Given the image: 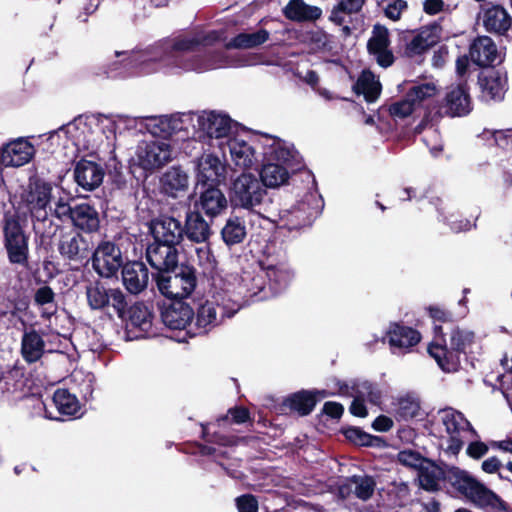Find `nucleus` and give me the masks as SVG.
Segmentation results:
<instances>
[{
	"label": "nucleus",
	"instance_id": "obj_1",
	"mask_svg": "<svg viewBox=\"0 0 512 512\" xmlns=\"http://www.w3.org/2000/svg\"><path fill=\"white\" fill-rule=\"evenodd\" d=\"M217 40L218 34L214 31L180 35L166 41L161 48L130 55L127 65L139 66L144 73H151L157 70L151 65L159 62L162 68L171 73H202L226 64L222 53L188 54L198 51L200 47L212 45Z\"/></svg>",
	"mask_w": 512,
	"mask_h": 512
},
{
	"label": "nucleus",
	"instance_id": "obj_2",
	"mask_svg": "<svg viewBox=\"0 0 512 512\" xmlns=\"http://www.w3.org/2000/svg\"><path fill=\"white\" fill-rule=\"evenodd\" d=\"M261 146L265 163L260 181L264 187L277 188L288 181L290 171L297 165L298 154L291 144L273 137H263Z\"/></svg>",
	"mask_w": 512,
	"mask_h": 512
},
{
	"label": "nucleus",
	"instance_id": "obj_3",
	"mask_svg": "<svg viewBox=\"0 0 512 512\" xmlns=\"http://www.w3.org/2000/svg\"><path fill=\"white\" fill-rule=\"evenodd\" d=\"M474 342V333L454 329L450 336V346L446 343L432 341L427 351L435 359L444 372H456L460 367V355L466 354V349Z\"/></svg>",
	"mask_w": 512,
	"mask_h": 512
},
{
	"label": "nucleus",
	"instance_id": "obj_4",
	"mask_svg": "<svg viewBox=\"0 0 512 512\" xmlns=\"http://www.w3.org/2000/svg\"><path fill=\"white\" fill-rule=\"evenodd\" d=\"M437 88L433 83L413 85L403 98L392 103H384L377 110V118L384 122L388 118L395 121L409 117L424 100L433 97Z\"/></svg>",
	"mask_w": 512,
	"mask_h": 512
},
{
	"label": "nucleus",
	"instance_id": "obj_5",
	"mask_svg": "<svg viewBox=\"0 0 512 512\" xmlns=\"http://www.w3.org/2000/svg\"><path fill=\"white\" fill-rule=\"evenodd\" d=\"M220 289L222 292H215L212 299L207 300L197 311L196 325L202 332L219 325L224 317H232L240 309L238 300H232L225 288Z\"/></svg>",
	"mask_w": 512,
	"mask_h": 512
},
{
	"label": "nucleus",
	"instance_id": "obj_6",
	"mask_svg": "<svg viewBox=\"0 0 512 512\" xmlns=\"http://www.w3.org/2000/svg\"><path fill=\"white\" fill-rule=\"evenodd\" d=\"M265 196L262 182L252 173H242L232 181L229 197L234 208L251 211L262 204Z\"/></svg>",
	"mask_w": 512,
	"mask_h": 512
},
{
	"label": "nucleus",
	"instance_id": "obj_7",
	"mask_svg": "<svg viewBox=\"0 0 512 512\" xmlns=\"http://www.w3.org/2000/svg\"><path fill=\"white\" fill-rule=\"evenodd\" d=\"M173 159L171 144L163 140L141 141L135 150L132 162L148 173L167 165Z\"/></svg>",
	"mask_w": 512,
	"mask_h": 512
},
{
	"label": "nucleus",
	"instance_id": "obj_8",
	"mask_svg": "<svg viewBox=\"0 0 512 512\" xmlns=\"http://www.w3.org/2000/svg\"><path fill=\"white\" fill-rule=\"evenodd\" d=\"M3 233L9 261L12 264L26 266L29 257L28 236L20 225L17 215L5 213Z\"/></svg>",
	"mask_w": 512,
	"mask_h": 512
},
{
	"label": "nucleus",
	"instance_id": "obj_9",
	"mask_svg": "<svg viewBox=\"0 0 512 512\" xmlns=\"http://www.w3.org/2000/svg\"><path fill=\"white\" fill-rule=\"evenodd\" d=\"M233 122L226 114L216 111L195 113L194 134L200 138H215L226 141L232 135Z\"/></svg>",
	"mask_w": 512,
	"mask_h": 512
},
{
	"label": "nucleus",
	"instance_id": "obj_10",
	"mask_svg": "<svg viewBox=\"0 0 512 512\" xmlns=\"http://www.w3.org/2000/svg\"><path fill=\"white\" fill-rule=\"evenodd\" d=\"M88 305L93 310L112 309L122 317L127 306L123 292L118 288H108L100 282L91 283L86 288Z\"/></svg>",
	"mask_w": 512,
	"mask_h": 512
},
{
	"label": "nucleus",
	"instance_id": "obj_11",
	"mask_svg": "<svg viewBox=\"0 0 512 512\" xmlns=\"http://www.w3.org/2000/svg\"><path fill=\"white\" fill-rule=\"evenodd\" d=\"M51 200V184L39 179L30 181L21 194L22 203L27 207L31 216L37 221H45L47 219Z\"/></svg>",
	"mask_w": 512,
	"mask_h": 512
},
{
	"label": "nucleus",
	"instance_id": "obj_12",
	"mask_svg": "<svg viewBox=\"0 0 512 512\" xmlns=\"http://www.w3.org/2000/svg\"><path fill=\"white\" fill-rule=\"evenodd\" d=\"M160 292L171 299L188 297L196 287V276L188 268H182L173 275H161L157 280Z\"/></svg>",
	"mask_w": 512,
	"mask_h": 512
},
{
	"label": "nucleus",
	"instance_id": "obj_13",
	"mask_svg": "<svg viewBox=\"0 0 512 512\" xmlns=\"http://www.w3.org/2000/svg\"><path fill=\"white\" fill-rule=\"evenodd\" d=\"M422 339L421 333L404 324V322H390L382 341L388 343L393 353H409Z\"/></svg>",
	"mask_w": 512,
	"mask_h": 512
},
{
	"label": "nucleus",
	"instance_id": "obj_14",
	"mask_svg": "<svg viewBox=\"0 0 512 512\" xmlns=\"http://www.w3.org/2000/svg\"><path fill=\"white\" fill-rule=\"evenodd\" d=\"M224 156L229 155L231 163L243 170L253 168L258 162L256 149L240 136H230L226 141L219 142Z\"/></svg>",
	"mask_w": 512,
	"mask_h": 512
},
{
	"label": "nucleus",
	"instance_id": "obj_15",
	"mask_svg": "<svg viewBox=\"0 0 512 512\" xmlns=\"http://www.w3.org/2000/svg\"><path fill=\"white\" fill-rule=\"evenodd\" d=\"M92 264L100 276L111 277L123 265L122 253L114 243L103 241L94 251Z\"/></svg>",
	"mask_w": 512,
	"mask_h": 512
},
{
	"label": "nucleus",
	"instance_id": "obj_16",
	"mask_svg": "<svg viewBox=\"0 0 512 512\" xmlns=\"http://www.w3.org/2000/svg\"><path fill=\"white\" fill-rule=\"evenodd\" d=\"M62 136L69 137L78 148L86 150H95L96 148V140L91 122L82 117L75 119L73 122L52 133L50 139L54 140Z\"/></svg>",
	"mask_w": 512,
	"mask_h": 512
},
{
	"label": "nucleus",
	"instance_id": "obj_17",
	"mask_svg": "<svg viewBox=\"0 0 512 512\" xmlns=\"http://www.w3.org/2000/svg\"><path fill=\"white\" fill-rule=\"evenodd\" d=\"M311 201L317 202V198L313 194L308 196L306 202H302L292 209L281 211L280 227L297 230L310 225L319 213V205L312 207Z\"/></svg>",
	"mask_w": 512,
	"mask_h": 512
},
{
	"label": "nucleus",
	"instance_id": "obj_18",
	"mask_svg": "<svg viewBox=\"0 0 512 512\" xmlns=\"http://www.w3.org/2000/svg\"><path fill=\"white\" fill-rule=\"evenodd\" d=\"M446 484L475 504L485 485L458 467L447 468Z\"/></svg>",
	"mask_w": 512,
	"mask_h": 512
},
{
	"label": "nucleus",
	"instance_id": "obj_19",
	"mask_svg": "<svg viewBox=\"0 0 512 512\" xmlns=\"http://www.w3.org/2000/svg\"><path fill=\"white\" fill-rule=\"evenodd\" d=\"M197 184L219 185L226 179V165L212 153L203 154L197 161Z\"/></svg>",
	"mask_w": 512,
	"mask_h": 512
},
{
	"label": "nucleus",
	"instance_id": "obj_20",
	"mask_svg": "<svg viewBox=\"0 0 512 512\" xmlns=\"http://www.w3.org/2000/svg\"><path fill=\"white\" fill-rule=\"evenodd\" d=\"M445 114L450 117H462L468 115L472 110L469 87L466 81L452 87L445 96Z\"/></svg>",
	"mask_w": 512,
	"mask_h": 512
},
{
	"label": "nucleus",
	"instance_id": "obj_21",
	"mask_svg": "<svg viewBox=\"0 0 512 512\" xmlns=\"http://www.w3.org/2000/svg\"><path fill=\"white\" fill-rule=\"evenodd\" d=\"M435 24L431 27L423 28L417 35L410 38V32H401L399 34L400 42L404 44L403 54L409 58L420 55L438 42V37L433 35L432 30L437 29Z\"/></svg>",
	"mask_w": 512,
	"mask_h": 512
},
{
	"label": "nucleus",
	"instance_id": "obj_22",
	"mask_svg": "<svg viewBox=\"0 0 512 512\" xmlns=\"http://www.w3.org/2000/svg\"><path fill=\"white\" fill-rule=\"evenodd\" d=\"M146 258L149 264L158 271H169L178 263L175 246L156 240L147 247Z\"/></svg>",
	"mask_w": 512,
	"mask_h": 512
},
{
	"label": "nucleus",
	"instance_id": "obj_23",
	"mask_svg": "<svg viewBox=\"0 0 512 512\" xmlns=\"http://www.w3.org/2000/svg\"><path fill=\"white\" fill-rule=\"evenodd\" d=\"M34 154V146L27 139L18 138L2 148L1 163L5 166L20 167L29 163Z\"/></svg>",
	"mask_w": 512,
	"mask_h": 512
},
{
	"label": "nucleus",
	"instance_id": "obj_24",
	"mask_svg": "<svg viewBox=\"0 0 512 512\" xmlns=\"http://www.w3.org/2000/svg\"><path fill=\"white\" fill-rule=\"evenodd\" d=\"M151 232L156 241L177 245L184 234L181 222L173 217L161 216L151 223Z\"/></svg>",
	"mask_w": 512,
	"mask_h": 512
},
{
	"label": "nucleus",
	"instance_id": "obj_25",
	"mask_svg": "<svg viewBox=\"0 0 512 512\" xmlns=\"http://www.w3.org/2000/svg\"><path fill=\"white\" fill-rule=\"evenodd\" d=\"M58 251L64 258L78 261L87 256L89 244L81 234L69 231L61 234Z\"/></svg>",
	"mask_w": 512,
	"mask_h": 512
},
{
	"label": "nucleus",
	"instance_id": "obj_26",
	"mask_svg": "<svg viewBox=\"0 0 512 512\" xmlns=\"http://www.w3.org/2000/svg\"><path fill=\"white\" fill-rule=\"evenodd\" d=\"M74 177L77 184L84 190L92 191L102 183L104 171L93 161L81 160L74 169Z\"/></svg>",
	"mask_w": 512,
	"mask_h": 512
},
{
	"label": "nucleus",
	"instance_id": "obj_27",
	"mask_svg": "<svg viewBox=\"0 0 512 512\" xmlns=\"http://www.w3.org/2000/svg\"><path fill=\"white\" fill-rule=\"evenodd\" d=\"M483 26L489 33L505 35L512 25V18L501 5H490L483 10Z\"/></svg>",
	"mask_w": 512,
	"mask_h": 512
},
{
	"label": "nucleus",
	"instance_id": "obj_28",
	"mask_svg": "<svg viewBox=\"0 0 512 512\" xmlns=\"http://www.w3.org/2000/svg\"><path fill=\"white\" fill-rule=\"evenodd\" d=\"M122 280L126 289L132 294H139L148 285L149 272L142 262H131L123 266Z\"/></svg>",
	"mask_w": 512,
	"mask_h": 512
},
{
	"label": "nucleus",
	"instance_id": "obj_29",
	"mask_svg": "<svg viewBox=\"0 0 512 512\" xmlns=\"http://www.w3.org/2000/svg\"><path fill=\"white\" fill-rule=\"evenodd\" d=\"M160 184L163 193L177 198L186 192L189 185V176L180 167L173 166L161 176Z\"/></svg>",
	"mask_w": 512,
	"mask_h": 512
},
{
	"label": "nucleus",
	"instance_id": "obj_30",
	"mask_svg": "<svg viewBox=\"0 0 512 512\" xmlns=\"http://www.w3.org/2000/svg\"><path fill=\"white\" fill-rule=\"evenodd\" d=\"M469 56L477 66L488 67L497 58V47L489 36H480L471 44Z\"/></svg>",
	"mask_w": 512,
	"mask_h": 512
},
{
	"label": "nucleus",
	"instance_id": "obj_31",
	"mask_svg": "<svg viewBox=\"0 0 512 512\" xmlns=\"http://www.w3.org/2000/svg\"><path fill=\"white\" fill-rule=\"evenodd\" d=\"M382 93V84L377 76L370 70L364 69L354 83V94L362 95L368 103H375Z\"/></svg>",
	"mask_w": 512,
	"mask_h": 512
},
{
	"label": "nucleus",
	"instance_id": "obj_32",
	"mask_svg": "<svg viewBox=\"0 0 512 512\" xmlns=\"http://www.w3.org/2000/svg\"><path fill=\"white\" fill-rule=\"evenodd\" d=\"M208 187L200 193L198 205L208 216H216L227 207V199L217 185Z\"/></svg>",
	"mask_w": 512,
	"mask_h": 512
},
{
	"label": "nucleus",
	"instance_id": "obj_33",
	"mask_svg": "<svg viewBox=\"0 0 512 512\" xmlns=\"http://www.w3.org/2000/svg\"><path fill=\"white\" fill-rule=\"evenodd\" d=\"M192 317V308L180 301L173 303L162 313L164 324L171 329H184L190 324Z\"/></svg>",
	"mask_w": 512,
	"mask_h": 512
},
{
	"label": "nucleus",
	"instance_id": "obj_34",
	"mask_svg": "<svg viewBox=\"0 0 512 512\" xmlns=\"http://www.w3.org/2000/svg\"><path fill=\"white\" fill-rule=\"evenodd\" d=\"M242 282L244 283L245 287H235L232 284H228L225 287V292L232 298V300H238L240 305L241 300H248V298L255 297L259 292L265 289L262 275H257L254 277L247 275L246 277L242 278Z\"/></svg>",
	"mask_w": 512,
	"mask_h": 512
},
{
	"label": "nucleus",
	"instance_id": "obj_35",
	"mask_svg": "<svg viewBox=\"0 0 512 512\" xmlns=\"http://www.w3.org/2000/svg\"><path fill=\"white\" fill-rule=\"evenodd\" d=\"M70 220L75 227L88 233L98 230L100 224L98 212L86 203L73 207Z\"/></svg>",
	"mask_w": 512,
	"mask_h": 512
},
{
	"label": "nucleus",
	"instance_id": "obj_36",
	"mask_svg": "<svg viewBox=\"0 0 512 512\" xmlns=\"http://www.w3.org/2000/svg\"><path fill=\"white\" fill-rule=\"evenodd\" d=\"M447 469L429 460L419 471L418 478L422 489L429 492L440 490V481L446 483Z\"/></svg>",
	"mask_w": 512,
	"mask_h": 512
},
{
	"label": "nucleus",
	"instance_id": "obj_37",
	"mask_svg": "<svg viewBox=\"0 0 512 512\" xmlns=\"http://www.w3.org/2000/svg\"><path fill=\"white\" fill-rule=\"evenodd\" d=\"M45 350L43 338L35 330L25 331L21 338V355L27 363L41 359Z\"/></svg>",
	"mask_w": 512,
	"mask_h": 512
},
{
	"label": "nucleus",
	"instance_id": "obj_38",
	"mask_svg": "<svg viewBox=\"0 0 512 512\" xmlns=\"http://www.w3.org/2000/svg\"><path fill=\"white\" fill-rule=\"evenodd\" d=\"M326 395L324 390L300 391L287 398L285 403L290 409L297 411L299 414L307 415L314 408L317 397L324 398Z\"/></svg>",
	"mask_w": 512,
	"mask_h": 512
},
{
	"label": "nucleus",
	"instance_id": "obj_39",
	"mask_svg": "<svg viewBox=\"0 0 512 512\" xmlns=\"http://www.w3.org/2000/svg\"><path fill=\"white\" fill-rule=\"evenodd\" d=\"M184 233L189 240L203 243L210 236V227L198 212H190L186 217Z\"/></svg>",
	"mask_w": 512,
	"mask_h": 512
},
{
	"label": "nucleus",
	"instance_id": "obj_40",
	"mask_svg": "<svg viewBox=\"0 0 512 512\" xmlns=\"http://www.w3.org/2000/svg\"><path fill=\"white\" fill-rule=\"evenodd\" d=\"M284 13L288 19L294 21H311L320 18L322 11L317 6L307 5L303 0H290Z\"/></svg>",
	"mask_w": 512,
	"mask_h": 512
},
{
	"label": "nucleus",
	"instance_id": "obj_41",
	"mask_svg": "<svg viewBox=\"0 0 512 512\" xmlns=\"http://www.w3.org/2000/svg\"><path fill=\"white\" fill-rule=\"evenodd\" d=\"M128 327L138 329L142 334L136 337H143L152 327V313L143 303H136L130 309Z\"/></svg>",
	"mask_w": 512,
	"mask_h": 512
},
{
	"label": "nucleus",
	"instance_id": "obj_42",
	"mask_svg": "<svg viewBox=\"0 0 512 512\" xmlns=\"http://www.w3.org/2000/svg\"><path fill=\"white\" fill-rule=\"evenodd\" d=\"M420 410V400L409 394L399 397L394 403V416L398 421L416 418Z\"/></svg>",
	"mask_w": 512,
	"mask_h": 512
},
{
	"label": "nucleus",
	"instance_id": "obj_43",
	"mask_svg": "<svg viewBox=\"0 0 512 512\" xmlns=\"http://www.w3.org/2000/svg\"><path fill=\"white\" fill-rule=\"evenodd\" d=\"M195 253L197 263L202 268L203 273L212 278L213 285L217 288V281H221V278L217 274L218 262L210 246L208 244L201 245L195 249Z\"/></svg>",
	"mask_w": 512,
	"mask_h": 512
},
{
	"label": "nucleus",
	"instance_id": "obj_44",
	"mask_svg": "<svg viewBox=\"0 0 512 512\" xmlns=\"http://www.w3.org/2000/svg\"><path fill=\"white\" fill-rule=\"evenodd\" d=\"M269 38L268 31L262 29L254 33H241L226 44L227 49H251L255 48Z\"/></svg>",
	"mask_w": 512,
	"mask_h": 512
},
{
	"label": "nucleus",
	"instance_id": "obj_45",
	"mask_svg": "<svg viewBox=\"0 0 512 512\" xmlns=\"http://www.w3.org/2000/svg\"><path fill=\"white\" fill-rule=\"evenodd\" d=\"M475 505L490 509L492 512H512L510 505L486 486L476 500Z\"/></svg>",
	"mask_w": 512,
	"mask_h": 512
},
{
	"label": "nucleus",
	"instance_id": "obj_46",
	"mask_svg": "<svg viewBox=\"0 0 512 512\" xmlns=\"http://www.w3.org/2000/svg\"><path fill=\"white\" fill-rule=\"evenodd\" d=\"M265 276L269 280V286L275 292L285 288L292 280V271L285 266L268 267Z\"/></svg>",
	"mask_w": 512,
	"mask_h": 512
},
{
	"label": "nucleus",
	"instance_id": "obj_47",
	"mask_svg": "<svg viewBox=\"0 0 512 512\" xmlns=\"http://www.w3.org/2000/svg\"><path fill=\"white\" fill-rule=\"evenodd\" d=\"M221 234L226 244L233 245L240 243L245 238L246 229L242 221L234 217L227 220Z\"/></svg>",
	"mask_w": 512,
	"mask_h": 512
},
{
	"label": "nucleus",
	"instance_id": "obj_48",
	"mask_svg": "<svg viewBox=\"0 0 512 512\" xmlns=\"http://www.w3.org/2000/svg\"><path fill=\"white\" fill-rule=\"evenodd\" d=\"M53 402L59 413L64 415H74L79 410V403L76 397L65 389L55 391Z\"/></svg>",
	"mask_w": 512,
	"mask_h": 512
},
{
	"label": "nucleus",
	"instance_id": "obj_49",
	"mask_svg": "<svg viewBox=\"0 0 512 512\" xmlns=\"http://www.w3.org/2000/svg\"><path fill=\"white\" fill-rule=\"evenodd\" d=\"M389 30L379 23L373 26L372 36L367 42V51L369 54L379 52L390 46Z\"/></svg>",
	"mask_w": 512,
	"mask_h": 512
},
{
	"label": "nucleus",
	"instance_id": "obj_50",
	"mask_svg": "<svg viewBox=\"0 0 512 512\" xmlns=\"http://www.w3.org/2000/svg\"><path fill=\"white\" fill-rule=\"evenodd\" d=\"M145 127L149 133L157 137H171V115L170 116H154L143 119Z\"/></svg>",
	"mask_w": 512,
	"mask_h": 512
},
{
	"label": "nucleus",
	"instance_id": "obj_51",
	"mask_svg": "<svg viewBox=\"0 0 512 512\" xmlns=\"http://www.w3.org/2000/svg\"><path fill=\"white\" fill-rule=\"evenodd\" d=\"M355 394L361 395L365 401L367 400L373 405H380L382 402L381 390L376 384L369 381H354V395Z\"/></svg>",
	"mask_w": 512,
	"mask_h": 512
},
{
	"label": "nucleus",
	"instance_id": "obj_52",
	"mask_svg": "<svg viewBox=\"0 0 512 512\" xmlns=\"http://www.w3.org/2000/svg\"><path fill=\"white\" fill-rule=\"evenodd\" d=\"M388 443L381 436L372 435L365 432L362 428L354 426V446L385 448Z\"/></svg>",
	"mask_w": 512,
	"mask_h": 512
},
{
	"label": "nucleus",
	"instance_id": "obj_53",
	"mask_svg": "<svg viewBox=\"0 0 512 512\" xmlns=\"http://www.w3.org/2000/svg\"><path fill=\"white\" fill-rule=\"evenodd\" d=\"M479 84L482 91L490 96L491 99L500 98L503 87L501 78L497 73H491L489 75H479Z\"/></svg>",
	"mask_w": 512,
	"mask_h": 512
},
{
	"label": "nucleus",
	"instance_id": "obj_54",
	"mask_svg": "<svg viewBox=\"0 0 512 512\" xmlns=\"http://www.w3.org/2000/svg\"><path fill=\"white\" fill-rule=\"evenodd\" d=\"M354 485V496L363 501H366L373 496L376 487V481L372 476L354 475Z\"/></svg>",
	"mask_w": 512,
	"mask_h": 512
},
{
	"label": "nucleus",
	"instance_id": "obj_55",
	"mask_svg": "<svg viewBox=\"0 0 512 512\" xmlns=\"http://www.w3.org/2000/svg\"><path fill=\"white\" fill-rule=\"evenodd\" d=\"M331 20L338 25H343V30L349 34V26L352 19V0H342L332 11Z\"/></svg>",
	"mask_w": 512,
	"mask_h": 512
},
{
	"label": "nucleus",
	"instance_id": "obj_56",
	"mask_svg": "<svg viewBox=\"0 0 512 512\" xmlns=\"http://www.w3.org/2000/svg\"><path fill=\"white\" fill-rule=\"evenodd\" d=\"M397 459L400 464L417 469L418 471L430 460L414 450H402L398 453Z\"/></svg>",
	"mask_w": 512,
	"mask_h": 512
},
{
	"label": "nucleus",
	"instance_id": "obj_57",
	"mask_svg": "<svg viewBox=\"0 0 512 512\" xmlns=\"http://www.w3.org/2000/svg\"><path fill=\"white\" fill-rule=\"evenodd\" d=\"M443 424L449 435L460 434L461 422L464 421L467 426H471L470 422L465 419L463 413L450 409L442 418Z\"/></svg>",
	"mask_w": 512,
	"mask_h": 512
},
{
	"label": "nucleus",
	"instance_id": "obj_58",
	"mask_svg": "<svg viewBox=\"0 0 512 512\" xmlns=\"http://www.w3.org/2000/svg\"><path fill=\"white\" fill-rule=\"evenodd\" d=\"M195 124V113H183L171 115V136L187 131L188 126L191 125L194 128Z\"/></svg>",
	"mask_w": 512,
	"mask_h": 512
},
{
	"label": "nucleus",
	"instance_id": "obj_59",
	"mask_svg": "<svg viewBox=\"0 0 512 512\" xmlns=\"http://www.w3.org/2000/svg\"><path fill=\"white\" fill-rule=\"evenodd\" d=\"M49 211H52V214L61 221L70 219L73 213V208L70 206V197L59 195L54 203V209L52 210L50 207Z\"/></svg>",
	"mask_w": 512,
	"mask_h": 512
},
{
	"label": "nucleus",
	"instance_id": "obj_60",
	"mask_svg": "<svg viewBox=\"0 0 512 512\" xmlns=\"http://www.w3.org/2000/svg\"><path fill=\"white\" fill-rule=\"evenodd\" d=\"M408 9V3L405 0H393L384 9V14L392 21H398L403 11Z\"/></svg>",
	"mask_w": 512,
	"mask_h": 512
},
{
	"label": "nucleus",
	"instance_id": "obj_61",
	"mask_svg": "<svg viewBox=\"0 0 512 512\" xmlns=\"http://www.w3.org/2000/svg\"><path fill=\"white\" fill-rule=\"evenodd\" d=\"M443 221L447 223L450 229L455 233L468 231L472 227L470 220L466 218L458 219L454 214H451L449 217L444 216Z\"/></svg>",
	"mask_w": 512,
	"mask_h": 512
},
{
	"label": "nucleus",
	"instance_id": "obj_62",
	"mask_svg": "<svg viewBox=\"0 0 512 512\" xmlns=\"http://www.w3.org/2000/svg\"><path fill=\"white\" fill-rule=\"evenodd\" d=\"M55 293L47 285L39 287L34 293V302L36 305L43 306L54 302Z\"/></svg>",
	"mask_w": 512,
	"mask_h": 512
},
{
	"label": "nucleus",
	"instance_id": "obj_63",
	"mask_svg": "<svg viewBox=\"0 0 512 512\" xmlns=\"http://www.w3.org/2000/svg\"><path fill=\"white\" fill-rule=\"evenodd\" d=\"M371 427L376 432H388L394 427V421L391 417L381 414L374 419Z\"/></svg>",
	"mask_w": 512,
	"mask_h": 512
},
{
	"label": "nucleus",
	"instance_id": "obj_64",
	"mask_svg": "<svg viewBox=\"0 0 512 512\" xmlns=\"http://www.w3.org/2000/svg\"><path fill=\"white\" fill-rule=\"evenodd\" d=\"M236 501L239 512H257V501L253 496L244 495Z\"/></svg>",
	"mask_w": 512,
	"mask_h": 512
}]
</instances>
